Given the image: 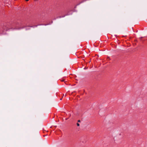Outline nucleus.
<instances>
[{
	"mask_svg": "<svg viewBox=\"0 0 147 147\" xmlns=\"http://www.w3.org/2000/svg\"><path fill=\"white\" fill-rule=\"evenodd\" d=\"M26 1H29V0H26Z\"/></svg>",
	"mask_w": 147,
	"mask_h": 147,
	"instance_id": "3",
	"label": "nucleus"
},
{
	"mask_svg": "<svg viewBox=\"0 0 147 147\" xmlns=\"http://www.w3.org/2000/svg\"><path fill=\"white\" fill-rule=\"evenodd\" d=\"M78 123H79V122L80 123V122H81V121H80V120H78Z\"/></svg>",
	"mask_w": 147,
	"mask_h": 147,
	"instance_id": "2",
	"label": "nucleus"
},
{
	"mask_svg": "<svg viewBox=\"0 0 147 147\" xmlns=\"http://www.w3.org/2000/svg\"><path fill=\"white\" fill-rule=\"evenodd\" d=\"M77 125L78 126H80V124L78 123H77Z\"/></svg>",
	"mask_w": 147,
	"mask_h": 147,
	"instance_id": "1",
	"label": "nucleus"
},
{
	"mask_svg": "<svg viewBox=\"0 0 147 147\" xmlns=\"http://www.w3.org/2000/svg\"><path fill=\"white\" fill-rule=\"evenodd\" d=\"M64 80H61V81H64Z\"/></svg>",
	"mask_w": 147,
	"mask_h": 147,
	"instance_id": "4",
	"label": "nucleus"
}]
</instances>
